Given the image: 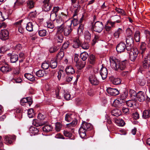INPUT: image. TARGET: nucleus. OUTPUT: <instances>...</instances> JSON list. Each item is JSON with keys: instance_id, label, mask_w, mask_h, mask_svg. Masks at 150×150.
I'll return each instance as SVG.
<instances>
[{"instance_id": "39", "label": "nucleus", "mask_w": 150, "mask_h": 150, "mask_svg": "<svg viewBox=\"0 0 150 150\" xmlns=\"http://www.w3.org/2000/svg\"><path fill=\"white\" fill-rule=\"evenodd\" d=\"M73 115L70 113H67L65 116V120L66 121L69 122L73 119Z\"/></svg>"}, {"instance_id": "13", "label": "nucleus", "mask_w": 150, "mask_h": 150, "mask_svg": "<svg viewBox=\"0 0 150 150\" xmlns=\"http://www.w3.org/2000/svg\"><path fill=\"white\" fill-rule=\"evenodd\" d=\"M107 92L111 96H116L119 93L118 90L117 88H113L109 87L107 89Z\"/></svg>"}, {"instance_id": "11", "label": "nucleus", "mask_w": 150, "mask_h": 150, "mask_svg": "<svg viewBox=\"0 0 150 150\" xmlns=\"http://www.w3.org/2000/svg\"><path fill=\"white\" fill-rule=\"evenodd\" d=\"M146 95L145 93L142 91H139L137 94V100L140 102H143L146 99Z\"/></svg>"}, {"instance_id": "4", "label": "nucleus", "mask_w": 150, "mask_h": 150, "mask_svg": "<svg viewBox=\"0 0 150 150\" xmlns=\"http://www.w3.org/2000/svg\"><path fill=\"white\" fill-rule=\"evenodd\" d=\"M103 25L102 22L97 21L92 25V29L94 31L99 33L103 30Z\"/></svg>"}, {"instance_id": "61", "label": "nucleus", "mask_w": 150, "mask_h": 150, "mask_svg": "<svg viewBox=\"0 0 150 150\" xmlns=\"http://www.w3.org/2000/svg\"><path fill=\"white\" fill-rule=\"evenodd\" d=\"M64 134L65 136L69 138H70L71 137V133L67 130H64Z\"/></svg>"}, {"instance_id": "56", "label": "nucleus", "mask_w": 150, "mask_h": 150, "mask_svg": "<svg viewBox=\"0 0 150 150\" xmlns=\"http://www.w3.org/2000/svg\"><path fill=\"white\" fill-rule=\"evenodd\" d=\"M28 101L26 102L25 104V106L28 107L30 106L33 102V100L32 98H28Z\"/></svg>"}, {"instance_id": "50", "label": "nucleus", "mask_w": 150, "mask_h": 150, "mask_svg": "<svg viewBox=\"0 0 150 150\" xmlns=\"http://www.w3.org/2000/svg\"><path fill=\"white\" fill-rule=\"evenodd\" d=\"M7 18L8 16L5 13H2V12L0 11V21H4Z\"/></svg>"}, {"instance_id": "5", "label": "nucleus", "mask_w": 150, "mask_h": 150, "mask_svg": "<svg viewBox=\"0 0 150 150\" xmlns=\"http://www.w3.org/2000/svg\"><path fill=\"white\" fill-rule=\"evenodd\" d=\"M57 30L56 33L54 36V40L55 42L57 43H61L63 42L64 36L62 30H59L57 28Z\"/></svg>"}, {"instance_id": "34", "label": "nucleus", "mask_w": 150, "mask_h": 150, "mask_svg": "<svg viewBox=\"0 0 150 150\" xmlns=\"http://www.w3.org/2000/svg\"><path fill=\"white\" fill-rule=\"evenodd\" d=\"M64 55L63 51H61L59 52L56 56V59L57 61H60L63 58Z\"/></svg>"}, {"instance_id": "2", "label": "nucleus", "mask_w": 150, "mask_h": 150, "mask_svg": "<svg viewBox=\"0 0 150 150\" xmlns=\"http://www.w3.org/2000/svg\"><path fill=\"white\" fill-rule=\"evenodd\" d=\"M71 23L68 21L67 23H64L60 25L57 26V28L62 30V33L63 32L64 35L65 36H68L71 33L72 31L71 28Z\"/></svg>"}, {"instance_id": "23", "label": "nucleus", "mask_w": 150, "mask_h": 150, "mask_svg": "<svg viewBox=\"0 0 150 150\" xmlns=\"http://www.w3.org/2000/svg\"><path fill=\"white\" fill-rule=\"evenodd\" d=\"M8 54L9 56H10V61L11 62L14 63L18 60V57L17 54L12 55L11 54Z\"/></svg>"}, {"instance_id": "26", "label": "nucleus", "mask_w": 150, "mask_h": 150, "mask_svg": "<svg viewBox=\"0 0 150 150\" xmlns=\"http://www.w3.org/2000/svg\"><path fill=\"white\" fill-rule=\"evenodd\" d=\"M123 32V30L122 29L120 28H118L114 33V37L117 38H118L120 35Z\"/></svg>"}, {"instance_id": "31", "label": "nucleus", "mask_w": 150, "mask_h": 150, "mask_svg": "<svg viewBox=\"0 0 150 150\" xmlns=\"http://www.w3.org/2000/svg\"><path fill=\"white\" fill-rule=\"evenodd\" d=\"M35 2L33 0H28L27 2V6L28 8L31 9L34 7Z\"/></svg>"}, {"instance_id": "59", "label": "nucleus", "mask_w": 150, "mask_h": 150, "mask_svg": "<svg viewBox=\"0 0 150 150\" xmlns=\"http://www.w3.org/2000/svg\"><path fill=\"white\" fill-rule=\"evenodd\" d=\"M28 98H31L30 97H26V98H23L21 100L20 103L21 105H22L24 106V104L26 102H27V101H28Z\"/></svg>"}, {"instance_id": "60", "label": "nucleus", "mask_w": 150, "mask_h": 150, "mask_svg": "<svg viewBox=\"0 0 150 150\" xmlns=\"http://www.w3.org/2000/svg\"><path fill=\"white\" fill-rule=\"evenodd\" d=\"M57 16V14L51 11L50 14V19L51 21H54L56 18Z\"/></svg>"}, {"instance_id": "16", "label": "nucleus", "mask_w": 150, "mask_h": 150, "mask_svg": "<svg viewBox=\"0 0 150 150\" xmlns=\"http://www.w3.org/2000/svg\"><path fill=\"white\" fill-rule=\"evenodd\" d=\"M89 80L90 83L94 85H98L99 81L96 76L95 75H91L90 76L89 78Z\"/></svg>"}, {"instance_id": "53", "label": "nucleus", "mask_w": 150, "mask_h": 150, "mask_svg": "<svg viewBox=\"0 0 150 150\" xmlns=\"http://www.w3.org/2000/svg\"><path fill=\"white\" fill-rule=\"evenodd\" d=\"M38 34L41 37H44L46 36L47 32L45 29L40 30L38 31Z\"/></svg>"}, {"instance_id": "35", "label": "nucleus", "mask_w": 150, "mask_h": 150, "mask_svg": "<svg viewBox=\"0 0 150 150\" xmlns=\"http://www.w3.org/2000/svg\"><path fill=\"white\" fill-rule=\"evenodd\" d=\"M52 126L50 125H46L42 127V130L44 132H48L52 130Z\"/></svg>"}, {"instance_id": "9", "label": "nucleus", "mask_w": 150, "mask_h": 150, "mask_svg": "<svg viewBox=\"0 0 150 150\" xmlns=\"http://www.w3.org/2000/svg\"><path fill=\"white\" fill-rule=\"evenodd\" d=\"M0 38L3 40H5L8 38L9 33L7 30H1L0 33Z\"/></svg>"}, {"instance_id": "3", "label": "nucleus", "mask_w": 150, "mask_h": 150, "mask_svg": "<svg viewBox=\"0 0 150 150\" xmlns=\"http://www.w3.org/2000/svg\"><path fill=\"white\" fill-rule=\"evenodd\" d=\"M129 54L130 59L134 62L137 57L139 53L138 50L136 48H131L129 50H127Z\"/></svg>"}, {"instance_id": "15", "label": "nucleus", "mask_w": 150, "mask_h": 150, "mask_svg": "<svg viewBox=\"0 0 150 150\" xmlns=\"http://www.w3.org/2000/svg\"><path fill=\"white\" fill-rule=\"evenodd\" d=\"M143 66L145 69L148 68L150 66V56H147L144 58L143 62Z\"/></svg>"}, {"instance_id": "25", "label": "nucleus", "mask_w": 150, "mask_h": 150, "mask_svg": "<svg viewBox=\"0 0 150 150\" xmlns=\"http://www.w3.org/2000/svg\"><path fill=\"white\" fill-rule=\"evenodd\" d=\"M71 4L74 8L79 9L80 7L79 0H71Z\"/></svg>"}, {"instance_id": "18", "label": "nucleus", "mask_w": 150, "mask_h": 150, "mask_svg": "<svg viewBox=\"0 0 150 150\" xmlns=\"http://www.w3.org/2000/svg\"><path fill=\"white\" fill-rule=\"evenodd\" d=\"M60 18L63 22V23H67L68 21H69V20L70 19L69 17L67 14H65L63 12L61 13V14L59 16Z\"/></svg>"}, {"instance_id": "1", "label": "nucleus", "mask_w": 150, "mask_h": 150, "mask_svg": "<svg viewBox=\"0 0 150 150\" xmlns=\"http://www.w3.org/2000/svg\"><path fill=\"white\" fill-rule=\"evenodd\" d=\"M110 62L111 67L116 71H120L126 68V61L120 62L115 57H112L110 58Z\"/></svg>"}, {"instance_id": "46", "label": "nucleus", "mask_w": 150, "mask_h": 150, "mask_svg": "<svg viewBox=\"0 0 150 150\" xmlns=\"http://www.w3.org/2000/svg\"><path fill=\"white\" fill-rule=\"evenodd\" d=\"M116 103V105L118 108H120L122 105V104L123 103V100H121L120 98H118V99L116 100L115 102Z\"/></svg>"}, {"instance_id": "62", "label": "nucleus", "mask_w": 150, "mask_h": 150, "mask_svg": "<svg viewBox=\"0 0 150 150\" xmlns=\"http://www.w3.org/2000/svg\"><path fill=\"white\" fill-rule=\"evenodd\" d=\"M115 10L118 13H120L121 15H125V11L122 9L116 8Z\"/></svg>"}, {"instance_id": "10", "label": "nucleus", "mask_w": 150, "mask_h": 150, "mask_svg": "<svg viewBox=\"0 0 150 150\" xmlns=\"http://www.w3.org/2000/svg\"><path fill=\"white\" fill-rule=\"evenodd\" d=\"M86 132L90 131L93 129V126L90 123L86 122H83L80 127Z\"/></svg>"}, {"instance_id": "52", "label": "nucleus", "mask_w": 150, "mask_h": 150, "mask_svg": "<svg viewBox=\"0 0 150 150\" xmlns=\"http://www.w3.org/2000/svg\"><path fill=\"white\" fill-rule=\"evenodd\" d=\"M44 75V72L42 70H39L36 72V75L38 77H42Z\"/></svg>"}, {"instance_id": "20", "label": "nucleus", "mask_w": 150, "mask_h": 150, "mask_svg": "<svg viewBox=\"0 0 150 150\" xmlns=\"http://www.w3.org/2000/svg\"><path fill=\"white\" fill-rule=\"evenodd\" d=\"M0 71L4 73H6L11 71V69L8 65L3 66L1 67Z\"/></svg>"}, {"instance_id": "54", "label": "nucleus", "mask_w": 150, "mask_h": 150, "mask_svg": "<svg viewBox=\"0 0 150 150\" xmlns=\"http://www.w3.org/2000/svg\"><path fill=\"white\" fill-rule=\"evenodd\" d=\"M33 110L32 108L29 109L28 110V115L29 118H32L34 116Z\"/></svg>"}, {"instance_id": "30", "label": "nucleus", "mask_w": 150, "mask_h": 150, "mask_svg": "<svg viewBox=\"0 0 150 150\" xmlns=\"http://www.w3.org/2000/svg\"><path fill=\"white\" fill-rule=\"evenodd\" d=\"M142 117L144 119L148 118L150 117V110H145L143 112Z\"/></svg>"}, {"instance_id": "27", "label": "nucleus", "mask_w": 150, "mask_h": 150, "mask_svg": "<svg viewBox=\"0 0 150 150\" xmlns=\"http://www.w3.org/2000/svg\"><path fill=\"white\" fill-rule=\"evenodd\" d=\"M87 132L86 130L80 127L79 130V134L80 137L82 138H85L86 137V132Z\"/></svg>"}, {"instance_id": "37", "label": "nucleus", "mask_w": 150, "mask_h": 150, "mask_svg": "<svg viewBox=\"0 0 150 150\" xmlns=\"http://www.w3.org/2000/svg\"><path fill=\"white\" fill-rule=\"evenodd\" d=\"M88 57V54L85 52H83L80 54V58L84 61L86 60Z\"/></svg>"}, {"instance_id": "40", "label": "nucleus", "mask_w": 150, "mask_h": 150, "mask_svg": "<svg viewBox=\"0 0 150 150\" xmlns=\"http://www.w3.org/2000/svg\"><path fill=\"white\" fill-rule=\"evenodd\" d=\"M140 32L139 31H136L134 35V38L135 41L137 42L140 41Z\"/></svg>"}, {"instance_id": "19", "label": "nucleus", "mask_w": 150, "mask_h": 150, "mask_svg": "<svg viewBox=\"0 0 150 150\" xmlns=\"http://www.w3.org/2000/svg\"><path fill=\"white\" fill-rule=\"evenodd\" d=\"M140 49V53L143 57L146 52V44L145 42H142L141 43Z\"/></svg>"}, {"instance_id": "32", "label": "nucleus", "mask_w": 150, "mask_h": 150, "mask_svg": "<svg viewBox=\"0 0 150 150\" xmlns=\"http://www.w3.org/2000/svg\"><path fill=\"white\" fill-rule=\"evenodd\" d=\"M121 110L118 109H114L111 111L112 115L116 117L119 116L121 115Z\"/></svg>"}, {"instance_id": "6", "label": "nucleus", "mask_w": 150, "mask_h": 150, "mask_svg": "<svg viewBox=\"0 0 150 150\" xmlns=\"http://www.w3.org/2000/svg\"><path fill=\"white\" fill-rule=\"evenodd\" d=\"M53 5L50 0H44L42 2L43 11H49L52 8Z\"/></svg>"}, {"instance_id": "14", "label": "nucleus", "mask_w": 150, "mask_h": 150, "mask_svg": "<svg viewBox=\"0 0 150 150\" xmlns=\"http://www.w3.org/2000/svg\"><path fill=\"white\" fill-rule=\"evenodd\" d=\"M81 43L79 37H76L74 39L71 45L74 48H77L81 45Z\"/></svg>"}, {"instance_id": "63", "label": "nucleus", "mask_w": 150, "mask_h": 150, "mask_svg": "<svg viewBox=\"0 0 150 150\" xmlns=\"http://www.w3.org/2000/svg\"><path fill=\"white\" fill-rule=\"evenodd\" d=\"M8 49L6 46H3L0 48V52L1 53H4L8 51Z\"/></svg>"}, {"instance_id": "12", "label": "nucleus", "mask_w": 150, "mask_h": 150, "mask_svg": "<svg viewBox=\"0 0 150 150\" xmlns=\"http://www.w3.org/2000/svg\"><path fill=\"white\" fill-rule=\"evenodd\" d=\"M4 140L7 144H11L13 141L16 139V137L14 135H7L4 136Z\"/></svg>"}, {"instance_id": "17", "label": "nucleus", "mask_w": 150, "mask_h": 150, "mask_svg": "<svg viewBox=\"0 0 150 150\" xmlns=\"http://www.w3.org/2000/svg\"><path fill=\"white\" fill-rule=\"evenodd\" d=\"M100 74L103 80L105 79L107 76L108 71L106 68L102 67L100 71Z\"/></svg>"}, {"instance_id": "51", "label": "nucleus", "mask_w": 150, "mask_h": 150, "mask_svg": "<svg viewBox=\"0 0 150 150\" xmlns=\"http://www.w3.org/2000/svg\"><path fill=\"white\" fill-rule=\"evenodd\" d=\"M96 59V58L94 55L91 54L90 55L89 60L90 64H94L95 62Z\"/></svg>"}, {"instance_id": "21", "label": "nucleus", "mask_w": 150, "mask_h": 150, "mask_svg": "<svg viewBox=\"0 0 150 150\" xmlns=\"http://www.w3.org/2000/svg\"><path fill=\"white\" fill-rule=\"evenodd\" d=\"M65 71L68 75L73 74L75 72L74 68L71 66L67 67L65 69Z\"/></svg>"}, {"instance_id": "33", "label": "nucleus", "mask_w": 150, "mask_h": 150, "mask_svg": "<svg viewBox=\"0 0 150 150\" xmlns=\"http://www.w3.org/2000/svg\"><path fill=\"white\" fill-rule=\"evenodd\" d=\"M39 131L36 128L33 127H31L29 129L30 133L31 134V135H34L37 134L38 132Z\"/></svg>"}, {"instance_id": "38", "label": "nucleus", "mask_w": 150, "mask_h": 150, "mask_svg": "<svg viewBox=\"0 0 150 150\" xmlns=\"http://www.w3.org/2000/svg\"><path fill=\"white\" fill-rule=\"evenodd\" d=\"M113 20L114 21L115 23H120L122 22V20L120 16L115 15L112 18Z\"/></svg>"}, {"instance_id": "7", "label": "nucleus", "mask_w": 150, "mask_h": 150, "mask_svg": "<svg viewBox=\"0 0 150 150\" xmlns=\"http://www.w3.org/2000/svg\"><path fill=\"white\" fill-rule=\"evenodd\" d=\"M127 50H129L132 48L134 43V39L132 36H127L126 38Z\"/></svg>"}, {"instance_id": "36", "label": "nucleus", "mask_w": 150, "mask_h": 150, "mask_svg": "<svg viewBox=\"0 0 150 150\" xmlns=\"http://www.w3.org/2000/svg\"><path fill=\"white\" fill-rule=\"evenodd\" d=\"M33 25L32 22H29L27 24L26 28V30L29 31L31 32L33 30Z\"/></svg>"}, {"instance_id": "55", "label": "nucleus", "mask_w": 150, "mask_h": 150, "mask_svg": "<svg viewBox=\"0 0 150 150\" xmlns=\"http://www.w3.org/2000/svg\"><path fill=\"white\" fill-rule=\"evenodd\" d=\"M106 24L112 28L115 27V24H116L115 22L112 21L111 20H110L107 21Z\"/></svg>"}, {"instance_id": "44", "label": "nucleus", "mask_w": 150, "mask_h": 150, "mask_svg": "<svg viewBox=\"0 0 150 150\" xmlns=\"http://www.w3.org/2000/svg\"><path fill=\"white\" fill-rule=\"evenodd\" d=\"M33 124L36 127H38L43 125L42 123L37 119L33 120Z\"/></svg>"}, {"instance_id": "49", "label": "nucleus", "mask_w": 150, "mask_h": 150, "mask_svg": "<svg viewBox=\"0 0 150 150\" xmlns=\"http://www.w3.org/2000/svg\"><path fill=\"white\" fill-rule=\"evenodd\" d=\"M129 93L131 97L132 98V99H135L136 96H137V93H136V92L134 90L132 89H130Z\"/></svg>"}, {"instance_id": "43", "label": "nucleus", "mask_w": 150, "mask_h": 150, "mask_svg": "<svg viewBox=\"0 0 150 150\" xmlns=\"http://www.w3.org/2000/svg\"><path fill=\"white\" fill-rule=\"evenodd\" d=\"M83 25L82 24L79 25V27L77 29V33L79 35H81L83 34Z\"/></svg>"}, {"instance_id": "48", "label": "nucleus", "mask_w": 150, "mask_h": 150, "mask_svg": "<svg viewBox=\"0 0 150 150\" xmlns=\"http://www.w3.org/2000/svg\"><path fill=\"white\" fill-rule=\"evenodd\" d=\"M84 38L88 42L91 38V35L88 31H86L84 33Z\"/></svg>"}, {"instance_id": "47", "label": "nucleus", "mask_w": 150, "mask_h": 150, "mask_svg": "<svg viewBox=\"0 0 150 150\" xmlns=\"http://www.w3.org/2000/svg\"><path fill=\"white\" fill-rule=\"evenodd\" d=\"M57 61L55 60H51L50 62V67L52 69H54L56 67L57 65Z\"/></svg>"}, {"instance_id": "24", "label": "nucleus", "mask_w": 150, "mask_h": 150, "mask_svg": "<svg viewBox=\"0 0 150 150\" xmlns=\"http://www.w3.org/2000/svg\"><path fill=\"white\" fill-rule=\"evenodd\" d=\"M114 121L117 125L120 126H123L125 124V122L122 119L115 118Z\"/></svg>"}, {"instance_id": "45", "label": "nucleus", "mask_w": 150, "mask_h": 150, "mask_svg": "<svg viewBox=\"0 0 150 150\" xmlns=\"http://www.w3.org/2000/svg\"><path fill=\"white\" fill-rule=\"evenodd\" d=\"M62 93H64V99L66 100H69L71 98V95L68 92H66L64 90L62 91Z\"/></svg>"}, {"instance_id": "64", "label": "nucleus", "mask_w": 150, "mask_h": 150, "mask_svg": "<svg viewBox=\"0 0 150 150\" xmlns=\"http://www.w3.org/2000/svg\"><path fill=\"white\" fill-rule=\"evenodd\" d=\"M69 21L71 23V24H73L74 26H76L78 24V20L77 18L76 17L74 18L73 19L72 21Z\"/></svg>"}, {"instance_id": "29", "label": "nucleus", "mask_w": 150, "mask_h": 150, "mask_svg": "<svg viewBox=\"0 0 150 150\" xmlns=\"http://www.w3.org/2000/svg\"><path fill=\"white\" fill-rule=\"evenodd\" d=\"M126 104L127 106L131 107L133 105H136V100L134 99L129 100L126 101Z\"/></svg>"}, {"instance_id": "58", "label": "nucleus", "mask_w": 150, "mask_h": 150, "mask_svg": "<svg viewBox=\"0 0 150 150\" xmlns=\"http://www.w3.org/2000/svg\"><path fill=\"white\" fill-rule=\"evenodd\" d=\"M49 67V63L45 62H43L42 64V67L44 69H48Z\"/></svg>"}, {"instance_id": "8", "label": "nucleus", "mask_w": 150, "mask_h": 150, "mask_svg": "<svg viewBox=\"0 0 150 150\" xmlns=\"http://www.w3.org/2000/svg\"><path fill=\"white\" fill-rule=\"evenodd\" d=\"M126 47L127 46L125 43L123 42H120L117 46L116 50L118 52L121 53L124 52L125 50Z\"/></svg>"}, {"instance_id": "42", "label": "nucleus", "mask_w": 150, "mask_h": 150, "mask_svg": "<svg viewBox=\"0 0 150 150\" xmlns=\"http://www.w3.org/2000/svg\"><path fill=\"white\" fill-rule=\"evenodd\" d=\"M77 123V120L76 119H74L71 122L66 125L67 127L68 128L75 126Z\"/></svg>"}, {"instance_id": "22", "label": "nucleus", "mask_w": 150, "mask_h": 150, "mask_svg": "<svg viewBox=\"0 0 150 150\" xmlns=\"http://www.w3.org/2000/svg\"><path fill=\"white\" fill-rule=\"evenodd\" d=\"M86 62H82L80 61L78 62L76 64V66L77 69L79 70H81L83 68H84Z\"/></svg>"}, {"instance_id": "28", "label": "nucleus", "mask_w": 150, "mask_h": 150, "mask_svg": "<svg viewBox=\"0 0 150 150\" xmlns=\"http://www.w3.org/2000/svg\"><path fill=\"white\" fill-rule=\"evenodd\" d=\"M24 76L25 78L30 81H33L35 80V77L31 74L25 73L24 74Z\"/></svg>"}, {"instance_id": "41", "label": "nucleus", "mask_w": 150, "mask_h": 150, "mask_svg": "<svg viewBox=\"0 0 150 150\" xmlns=\"http://www.w3.org/2000/svg\"><path fill=\"white\" fill-rule=\"evenodd\" d=\"M112 81L114 85H117L121 83V80L119 78H113L112 79Z\"/></svg>"}, {"instance_id": "57", "label": "nucleus", "mask_w": 150, "mask_h": 150, "mask_svg": "<svg viewBox=\"0 0 150 150\" xmlns=\"http://www.w3.org/2000/svg\"><path fill=\"white\" fill-rule=\"evenodd\" d=\"M62 127V124L60 122H57L55 124V130L57 132L59 131Z\"/></svg>"}]
</instances>
